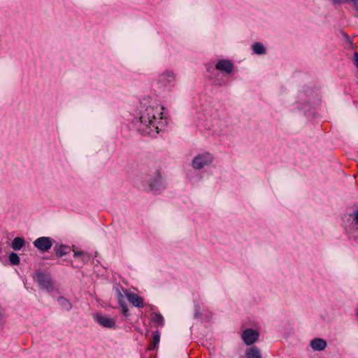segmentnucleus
<instances>
[{
	"label": "nucleus",
	"instance_id": "12",
	"mask_svg": "<svg viewBox=\"0 0 358 358\" xmlns=\"http://www.w3.org/2000/svg\"><path fill=\"white\" fill-rule=\"evenodd\" d=\"M327 342L324 339L320 338H313L310 343V347L315 351H322L327 347Z\"/></svg>",
	"mask_w": 358,
	"mask_h": 358
},
{
	"label": "nucleus",
	"instance_id": "20",
	"mask_svg": "<svg viewBox=\"0 0 358 358\" xmlns=\"http://www.w3.org/2000/svg\"><path fill=\"white\" fill-rule=\"evenodd\" d=\"M58 302L63 306H64L67 310H69L71 308V303L69 302L68 300H66L65 298H64L63 296H59L58 298Z\"/></svg>",
	"mask_w": 358,
	"mask_h": 358
},
{
	"label": "nucleus",
	"instance_id": "1",
	"mask_svg": "<svg viewBox=\"0 0 358 358\" xmlns=\"http://www.w3.org/2000/svg\"><path fill=\"white\" fill-rule=\"evenodd\" d=\"M163 109V106L157 104L148 106L145 109L141 107V115L135 122L137 130L144 135L159 134L164 126Z\"/></svg>",
	"mask_w": 358,
	"mask_h": 358
},
{
	"label": "nucleus",
	"instance_id": "3",
	"mask_svg": "<svg viewBox=\"0 0 358 358\" xmlns=\"http://www.w3.org/2000/svg\"><path fill=\"white\" fill-rule=\"evenodd\" d=\"M213 157L209 152H205L194 157L192 165L196 170H200L213 163Z\"/></svg>",
	"mask_w": 358,
	"mask_h": 358
},
{
	"label": "nucleus",
	"instance_id": "24",
	"mask_svg": "<svg viewBox=\"0 0 358 358\" xmlns=\"http://www.w3.org/2000/svg\"><path fill=\"white\" fill-rule=\"evenodd\" d=\"M3 318H4V312H3V310L0 307V325L2 324Z\"/></svg>",
	"mask_w": 358,
	"mask_h": 358
},
{
	"label": "nucleus",
	"instance_id": "16",
	"mask_svg": "<svg viewBox=\"0 0 358 358\" xmlns=\"http://www.w3.org/2000/svg\"><path fill=\"white\" fill-rule=\"evenodd\" d=\"M254 53L257 55H264L266 52V49L264 45L259 42H256L252 45Z\"/></svg>",
	"mask_w": 358,
	"mask_h": 358
},
{
	"label": "nucleus",
	"instance_id": "6",
	"mask_svg": "<svg viewBox=\"0 0 358 358\" xmlns=\"http://www.w3.org/2000/svg\"><path fill=\"white\" fill-rule=\"evenodd\" d=\"M259 332L257 330L250 328L244 330L241 335V338L248 345H252L259 339Z\"/></svg>",
	"mask_w": 358,
	"mask_h": 358
},
{
	"label": "nucleus",
	"instance_id": "18",
	"mask_svg": "<svg viewBox=\"0 0 358 358\" xmlns=\"http://www.w3.org/2000/svg\"><path fill=\"white\" fill-rule=\"evenodd\" d=\"M152 320L155 324L159 327H163L164 325V319L162 315L159 313H153L152 314Z\"/></svg>",
	"mask_w": 358,
	"mask_h": 358
},
{
	"label": "nucleus",
	"instance_id": "10",
	"mask_svg": "<svg viewBox=\"0 0 358 358\" xmlns=\"http://www.w3.org/2000/svg\"><path fill=\"white\" fill-rule=\"evenodd\" d=\"M159 80L164 86L172 85L175 81V76L172 71H166L159 76Z\"/></svg>",
	"mask_w": 358,
	"mask_h": 358
},
{
	"label": "nucleus",
	"instance_id": "21",
	"mask_svg": "<svg viewBox=\"0 0 358 358\" xmlns=\"http://www.w3.org/2000/svg\"><path fill=\"white\" fill-rule=\"evenodd\" d=\"M160 339V334L158 331L154 332L153 334V341H152V345L153 348H155L157 347Z\"/></svg>",
	"mask_w": 358,
	"mask_h": 358
},
{
	"label": "nucleus",
	"instance_id": "14",
	"mask_svg": "<svg viewBox=\"0 0 358 358\" xmlns=\"http://www.w3.org/2000/svg\"><path fill=\"white\" fill-rule=\"evenodd\" d=\"M246 358H262V354L259 349L256 346H252L246 350Z\"/></svg>",
	"mask_w": 358,
	"mask_h": 358
},
{
	"label": "nucleus",
	"instance_id": "2",
	"mask_svg": "<svg viewBox=\"0 0 358 358\" xmlns=\"http://www.w3.org/2000/svg\"><path fill=\"white\" fill-rule=\"evenodd\" d=\"M34 280L38 284L40 289H45L48 292L53 291L55 289L52 278L48 272L37 271L34 276Z\"/></svg>",
	"mask_w": 358,
	"mask_h": 358
},
{
	"label": "nucleus",
	"instance_id": "13",
	"mask_svg": "<svg viewBox=\"0 0 358 358\" xmlns=\"http://www.w3.org/2000/svg\"><path fill=\"white\" fill-rule=\"evenodd\" d=\"M55 255L57 257H62L70 253L71 249V247L66 245H56L54 247Z\"/></svg>",
	"mask_w": 358,
	"mask_h": 358
},
{
	"label": "nucleus",
	"instance_id": "28",
	"mask_svg": "<svg viewBox=\"0 0 358 358\" xmlns=\"http://www.w3.org/2000/svg\"><path fill=\"white\" fill-rule=\"evenodd\" d=\"M334 3H343L346 1V0H332Z\"/></svg>",
	"mask_w": 358,
	"mask_h": 358
},
{
	"label": "nucleus",
	"instance_id": "23",
	"mask_svg": "<svg viewBox=\"0 0 358 358\" xmlns=\"http://www.w3.org/2000/svg\"><path fill=\"white\" fill-rule=\"evenodd\" d=\"M119 305L122 308V314L125 317H128L129 316V310L127 308V303L125 302L123 303H120Z\"/></svg>",
	"mask_w": 358,
	"mask_h": 358
},
{
	"label": "nucleus",
	"instance_id": "30",
	"mask_svg": "<svg viewBox=\"0 0 358 358\" xmlns=\"http://www.w3.org/2000/svg\"><path fill=\"white\" fill-rule=\"evenodd\" d=\"M357 317H358V310H357Z\"/></svg>",
	"mask_w": 358,
	"mask_h": 358
},
{
	"label": "nucleus",
	"instance_id": "22",
	"mask_svg": "<svg viewBox=\"0 0 358 358\" xmlns=\"http://www.w3.org/2000/svg\"><path fill=\"white\" fill-rule=\"evenodd\" d=\"M201 317V310L199 304H194V317L200 318Z\"/></svg>",
	"mask_w": 358,
	"mask_h": 358
},
{
	"label": "nucleus",
	"instance_id": "5",
	"mask_svg": "<svg viewBox=\"0 0 358 358\" xmlns=\"http://www.w3.org/2000/svg\"><path fill=\"white\" fill-rule=\"evenodd\" d=\"M34 246L40 252H48L53 245V240L50 237L41 236L33 242Z\"/></svg>",
	"mask_w": 358,
	"mask_h": 358
},
{
	"label": "nucleus",
	"instance_id": "26",
	"mask_svg": "<svg viewBox=\"0 0 358 358\" xmlns=\"http://www.w3.org/2000/svg\"><path fill=\"white\" fill-rule=\"evenodd\" d=\"M355 215V221L357 224H358V209L354 212Z\"/></svg>",
	"mask_w": 358,
	"mask_h": 358
},
{
	"label": "nucleus",
	"instance_id": "7",
	"mask_svg": "<svg viewBox=\"0 0 358 358\" xmlns=\"http://www.w3.org/2000/svg\"><path fill=\"white\" fill-rule=\"evenodd\" d=\"M234 64L231 61L225 59H220L215 65L216 69L227 73H231L234 70Z\"/></svg>",
	"mask_w": 358,
	"mask_h": 358
},
{
	"label": "nucleus",
	"instance_id": "8",
	"mask_svg": "<svg viewBox=\"0 0 358 358\" xmlns=\"http://www.w3.org/2000/svg\"><path fill=\"white\" fill-rule=\"evenodd\" d=\"M94 320L103 327L114 328L115 327V320L106 316L96 314L94 316Z\"/></svg>",
	"mask_w": 358,
	"mask_h": 358
},
{
	"label": "nucleus",
	"instance_id": "19",
	"mask_svg": "<svg viewBox=\"0 0 358 358\" xmlns=\"http://www.w3.org/2000/svg\"><path fill=\"white\" fill-rule=\"evenodd\" d=\"M8 258H9V262L12 265L16 266V265H18L20 262L19 256L17 255V254H16L15 252H11L9 255Z\"/></svg>",
	"mask_w": 358,
	"mask_h": 358
},
{
	"label": "nucleus",
	"instance_id": "4",
	"mask_svg": "<svg viewBox=\"0 0 358 358\" xmlns=\"http://www.w3.org/2000/svg\"><path fill=\"white\" fill-rule=\"evenodd\" d=\"M146 182L150 190L159 191L165 189L166 187L161 173L159 171H155L153 175L146 180Z\"/></svg>",
	"mask_w": 358,
	"mask_h": 358
},
{
	"label": "nucleus",
	"instance_id": "17",
	"mask_svg": "<svg viewBox=\"0 0 358 358\" xmlns=\"http://www.w3.org/2000/svg\"><path fill=\"white\" fill-rule=\"evenodd\" d=\"M74 257H82V264H86L90 259V255L87 252L83 251H78L73 249Z\"/></svg>",
	"mask_w": 358,
	"mask_h": 358
},
{
	"label": "nucleus",
	"instance_id": "9",
	"mask_svg": "<svg viewBox=\"0 0 358 358\" xmlns=\"http://www.w3.org/2000/svg\"><path fill=\"white\" fill-rule=\"evenodd\" d=\"M125 296L134 307L143 308L144 306L143 299L139 296L137 294L131 292H126Z\"/></svg>",
	"mask_w": 358,
	"mask_h": 358
},
{
	"label": "nucleus",
	"instance_id": "11",
	"mask_svg": "<svg viewBox=\"0 0 358 358\" xmlns=\"http://www.w3.org/2000/svg\"><path fill=\"white\" fill-rule=\"evenodd\" d=\"M113 290L115 292V295L117 299L118 303H125L124 296H125V292H129L128 289H124L122 286L120 285H115L113 287Z\"/></svg>",
	"mask_w": 358,
	"mask_h": 358
},
{
	"label": "nucleus",
	"instance_id": "29",
	"mask_svg": "<svg viewBox=\"0 0 358 358\" xmlns=\"http://www.w3.org/2000/svg\"><path fill=\"white\" fill-rule=\"evenodd\" d=\"M214 83H215V84H217V85H222V83H220V82H217L216 80H214Z\"/></svg>",
	"mask_w": 358,
	"mask_h": 358
},
{
	"label": "nucleus",
	"instance_id": "25",
	"mask_svg": "<svg viewBox=\"0 0 358 358\" xmlns=\"http://www.w3.org/2000/svg\"><path fill=\"white\" fill-rule=\"evenodd\" d=\"M349 1L352 3L355 10H357L358 12V0H349Z\"/></svg>",
	"mask_w": 358,
	"mask_h": 358
},
{
	"label": "nucleus",
	"instance_id": "27",
	"mask_svg": "<svg viewBox=\"0 0 358 358\" xmlns=\"http://www.w3.org/2000/svg\"><path fill=\"white\" fill-rule=\"evenodd\" d=\"M354 56H355V64L358 69V53L355 52Z\"/></svg>",
	"mask_w": 358,
	"mask_h": 358
},
{
	"label": "nucleus",
	"instance_id": "15",
	"mask_svg": "<svg viewBox=\"0 0 358 358\" xmlns=\"http://www.w3.org/2000/svg\"><path fill=\"white\" fill-rule=\"evenodd\" d=\"M25 241L23 237L15 238L12 243L11 247L14 250H20L24 245Z\"/></svg>",
	"mask_w": 358,
	"mask_h": 358
}]
</instances>
